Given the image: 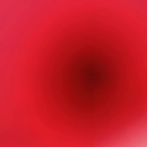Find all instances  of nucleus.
<instances>
[{
    "label": "nucleus",
    "instance_id": "f257e3e1",
    "mask_svg": "<svg viewBox=\"0 0 147 147\" xmlns=\"http://www.w3.org/2000/svg\"><path fill=\"white\" fill-rule=\"evenodd\" d=\"M86 75L88 78L92 80L98 81L100 79L98 75L93 72H89Z\"/></svg>",
    "mask_w": 147,
    "mask_h": 147
},
{
    "label": "nucleus",
    "instance_id": "f03ea898",
    "mask_svg": "<svg viewBox=\"0 0 147 147\" xmlns=\"http://www.w3.org/2000/svg\"><path fill=\"white\" fill-rule=\"evenodd\" d=\"M103 78V80H104V78Z\"/></svg>",
    "mask_w": 147,
    "mask_h": 147
},
{
    "label": "nucleus",
    "instance_id": "7ed1b4c3",
    "mask_svg": "<svg viewBox=\"0 0 147 147\" xmlns=\"http://www.w3.org/2000/svg\"><path fill=\"white\" fill-rule=\"evenodd\" d=\"M103 78V80H104V78Z\"/></svg>",
    "mask_w": 147,
    "mask_h": 147
}]
</instances>
